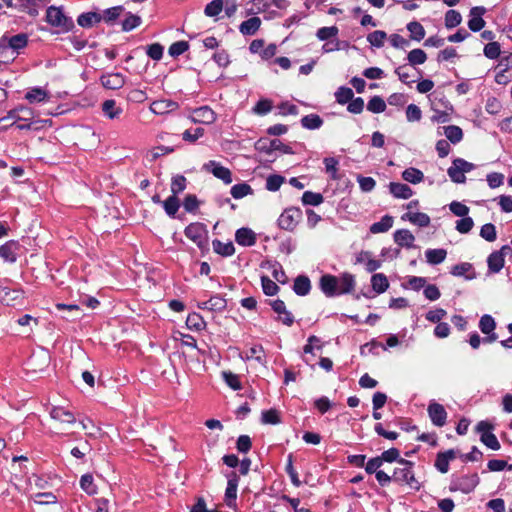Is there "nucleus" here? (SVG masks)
I'll list each match as a JSON object with an SVG mask.
<instances>
[{
	"label": "nucleus",
	"mask_w": 512,
	"mask_h": 512,
	"mask_svg": "<svg viewBox=\"0 0 512 512\" xmlns=\"http://www.w3.org/2000/svg\"><path fill=\"white\" fill-rule=\"evenodd\" d=\"M321 291L327 297L339 296L351 293L356 285L354 275L345 272L340 276L325 274L321 276L319 281Z\"/></svg>",
	"instance_id": "obj_1"
},
{
	"label": "nucleus",
	"mask_w": 512,
	"mask_h": 512,
	"mask_svg": "<svg viewBox=\"0 0 512 512\" xmlns=\"http://www.w3.org/2000/svg\"><path fill=\"white\" fill-rule=\"evenodd\" d=\"M398 465L399 467H396L393 471V481L399 484H406L411 489L419 491L421 484L414 475V462L401 458L398 460Z\"/></svg>",
	"instance_id": "obj_2"
},
{
	"label": "nucleus",
	"mask_w": 512,
	"mask_h": 512,
	"mask_svg": "<svg viewBox=\"0 0 512 512\" xmlns=\"http://www.w3.org/2000/svg\"><path fill=\"white\" fill-rule=\"evenodd\" d=\"M46 21L53 27L60 29V32L66 33L75 27L73 20L66 16L61 7L49 6L46 10Z\"/></svg>",
	"instance_id": "obj_3"
},
{
	"label": "nucleus",
	"mask_w": 512,
	"mask_h": 512,
	"mask_svg": "<svg viewBox=\"0 0 512 512\" xmlns=\"http://www.w3.org/2000/svg\"><path fill=\"white\" fill-rule=\"evenodd\" d=\"M33 116V111L24 106L17 107L8 112L6 117L0 119L3 121L5 119H13L14 123L12 125H16V128L19 130H29L32 127V122H28L30 118Z\"/></svg>",
	"instance_id": "obj_4"
},
{
	"label": "nucleus",
	"mask_w": 512,
	"mask_h": 512,
	"mask_svg": "<svg viewBox=\"0 0 512 512\" xmlns=\"http://www.w3.org/2000/svg\"><path fill=\"white\" fill-rule=\"evenodd\" d=\"M478 484L479 476L477 473L462 476L453 475L449 489L450 491H460L464 494H469L476 488Z\"/></svg>",
	"instance_id": "obj_5"
},
{
	"label": "nucleus",
	"mask_w": 512,
	"mask_h": 512,
	"mask_svg": "<svg viewBox=\"0 0 512 512\" xmlns=\"http://www.w3.org/2000/svg\"><path fill=\"white\" fill-rule=\"evenodd\" d=\"M185 236L192 240L199 249L204 250L208 244V231L204 224L195 222L185 228Z\"/></svg>",
	"instance_id": "obj_6"
},
{
	"label": "nucleus",
	"mask_w": 512,
	"mask_h": 512,
	"mask_svg": "<svg viewBox=\"0 0 512 512\" xmlns=\"http://www.w3.org/2000/svg\"><path fill=\"white\" fill-rule=\"evenodd\" d=\"M302 218V211L297 207L285 209L278 218V226L286 231H293Z\"/></svg>",
	"instance_id": "obj_7"
},
{
	"label": "nucleus",
	"mask_w": 512,
	"mask_h": 512,
	"mask_svg": "<svg viewBox=\"0 0 512 512\" xmlns=\"http://www.w3.org/2000/svg\"><path fill=\"white\" fill-rule=\"evenodd\" d=\"M495 328L496 321L491 315L484 314L480 318L479 329L483 334L487 335L485 338H483L484 343H492L498 339V335L494 332Z\"/></svg>",
	"instance_id": "obj_8"
},
{
	"label": "nucleus",
	"mask_w": 512,
	"mask_h": 512,
	"mask_svg": "<svg viewBox=\"0 0 512 512\" xmlns=\"http://www.w3.org/2000/svg\"><path fill=\"white\" fill-rule=\"evenodd\" d=\"M427 412L433 425L443 427L446 424L447 412L442 404L435 401L430 402Z\"/></svg>",
	"instance_id": "obj_9"
},
{
	"label": "nucleus",
	"mask_w": 512,
	"mask_h": 512,
	"mask_svg": "<svg viewBox=\"0 0 512 512\" xmlns=\"http://www.w3.org/2000/svg\"><path fill=\"white\" fill-rule=\"evenodd\" d=\"M203 168L211 172L216 178L221 179L225 184L232 182L231 171L214 160L205 163Z\"/></svg>",
	"instance_id": "obj_10"
},
{
	"label": "nucleus",
	"mask_w": 512,
	"mask_h": 512,
	"mask_svg": "<svg viewBox=\"0 0 512 512\" xmlns=\"http://www.w3.org/2000/svg\"><path fill=\"white\" fill-rule=\"evenodd\" d=\"M101 85L110 90H117L125 85L126 78L121 73H106L100 77Z\"/></svg>",
	"instance_id": "obj_11"
},
{
	"label": "nucleus",
	"mask_w": 512,
	"mask_h": 512,
	"mask_svg": "<svg viewBox=\"0 0 512 512\" xmlns=\"http://www.w3.org/2000/svg\"><path fill=\"white\" fill-rule=\"evenodd\" d=\"M258 145H259L258 149L266 152L267 154H270L274 151H281L284 154H293L292 148L290 146L284 144L279 139H272L270 141L260 140L258 142Z\"/></svg>",
	"instance_id": "obj_12"
},
{
	"label": "nucleus",
	"mask_w": 512,
	"mask_h": 512,
	"mask_svg": "<svg viewBox=\"0 0 512 512\" xmlns=\"http://www.w3.org/2000/svg\"><path fill=\"white\" fill-rule=\"evenodd\" d=\"M486 9L483 6H476L470 9L468 27L473 32L480 31L485 26L483 15Z\"/></svg>",
	"instance_id": "obj_13"
},
{
	"label": "nucleus",
	"mask_w": 512,
	"mask_h": 512,
	"mask_svg": "<svg viewBox=\"0 0 512 512\" xmlns=\"http://www.w3.org/2000/svg\"><path fill=\"white\" fill-rule=\"evenodd\" d=\"M195 123L212 124L216 120V113L208 106L195 108L191 115Z\"/></svg>",
	"instance_id": "obj_14"
},
{
	"label": "nucleus",
	"mask_w": 512,
	"mask_h": 512,
	"mask_svg": "<svg viewBox=\"0 0 512 512\" xmlns=\"http://www.w3.org/2000/svg\"><path fill=\"white\" fill-rule=\"evenodd\" d=\"M28 36L25 33H19L11 37L3 36L0 39L1 47H9L14 51H18L27 46Z\"/></svg>",
	"instance_id": "obj_15"
},
{
	"label": "nucleus",
	"mask_w": 512,
	"mask_h": 512,
	"mask_svg": "<svg viewBox=\"0 0 512 512\" xmlns=\"http://www.w3.org/2000/svg\"><path fill=\"white\" fill-rule=\"evenodd\" d=\"M239 477L235 472H232L228 476L227 487L225 491V502L228 507L235 506L236 498H237V488H238Z\"/></svg>",
	"instance_id": "obj_16"
},
{
	"label": "nucleus",
	"mask_w": 512,
	"mask_h": 512,
	"mask_svg": "<svg viewBox=\"0 0 512 512\" xmlns=\"http://www.w3.org/2000/svg\"><path fill=\"white\" fill-rule=\"evenodd\" d=\"M20 245L17 241L9 240L0 246V257L9 263L17 261Z\"/></svg>",
	"instance_id": "obj_17"
},
{
	"label": "nucleus",
	"mask_w": 512,
	"mask_h": 512,
	"mask_svg": "<svg viewBox=\"0 0 512 512\" xmlns=\"http://www.w3.org/2000/svg\"><path fill=\"white\" fill-rule=\"evenodd\" d=\"M457 457V451L454 449H449L445 452H439L436 455L435 459V468L440 473H447L449 470V462L454 460Z\"/></svg>",
	"instance_id": "obj_18"
},
{
	"label": "nucleus",
	"mask_w": 512,
	"mask_h": 512,
	"mask_svg": "<svg viewBox=\"0 0 512 512\" xmlns=\"http://www.w3.org/2000/svg\"><path fill=\"white\" fill-rule=\"evenodd\" d=\"M178 108V104L172 100L162 99L153 101L150 110L157 115H164Z\"/></svg>",
	"instance_id": "obj_19"
},
{
	"label": "nucleus",
	"mask_w": 512,
	"mask_h": 512,
	"mask_svg": "<svg viewBox=\"0 0 512 512\" xmlns=\"http://www.w3.org/2000/svg\"><path fill=\"white\" fill-rule=\"evenodd\" d=\"M235 241L241 246H253L256 243V234L250 228L242 227L236 231Z\"/></svg>",
	"instance_id": "obj_20"
},
{
	"label": "nucleus",
	"mask_w": 512,
	"mask_h": 512,
	"mask_svg": "<svg viewBox=\"0 0 512 512\" xmlns=\"http://www.w3.org/2000/svg\"><path fill=\"white\" fill-rule=\"evenodd\" d=\"M394 241L400 247H405L407 249L414 247L415 237L414 235L407 229H399L394 232Z\"/></svg>",
	"instance_id": "obj_21"
},
{
	"label": "nucleus",
	"mask_w": 512,
	"mask_h": 512,
	"mask_svg": "<svg viewBox=\"0 0 512 512\" xmlns=\"http://www.w3.org/2000/svg\"><path fill=\"white\" fill-rule=\"evenodd\" d=\"M50 416L52 419L62 423L73 424L76 422L74 414L61 406L53 407L50 411Z\"/></svg>",
	"instance_id": "obj_22"
},
{
	"label": "nucleus",
	"mask_w": 512,
	"mask_h": 512,
	"mask_svg": "<svg viewBox=\"0 0 512 512\" xmlns=\"http://www.w3.org/2000/svg\"><path fill=\"white\" fill-rule=\"evenodd\" d=\"M261 23L262 21L259 17H251L240 24L239 31L244 36H252L259 30Z\"/></svg>",
	"instance_id": "obj_23"
},
{
	"label": "nucleus",
	"mask_w": 512,
	"mask_h": 512,
	"mask_svg": "<svg viewBox=\"0 0 512 512\" xmlns=\"http://www.w3.org/2000/svg\"><path fill=\"white\" fill-rule=\"evenodd\" d=\"M389 190L395 198L408 199L413 195L412 189L407 184L399 182H391Z\"/></svg>",
	"instance_id": "obj_24"
},
{
	"label": "nucleus",
	"mask_w": 512,
	"mask_h": 512,
	"mask_svg": "<svg viewBox=\"0 0 512 512\" xmlns=\"http://www.w3.org/2000/svg\"><path fill=\"white\" fill-rule=\"evenodd\" d=\"M102 20V15L96 12L82 13L77 18V23L83 28H91Z\"/></svg>",
	"instance_id": "obj_25"
},
{
	"label": "nucleus",
	"mask_w": 512,
	"mask_h": 512,
	"mask_svg": "<svg viewBox=\"0 0 512 512\" xmlns=\"http://www.w3.org/2000/svg\"><path fill=\"white\" fill-rule=\"evenodd\" d=\"M451 274L457 277L465 276L467 280H472L476 277V274L473 271L472 264L468 262L460 263L453 266L451 269Z\"/></svg>",
	"instance_id": "obj_26"
},
{
	"label": "nucleus",
	"mask_w": 512,
	"mask_h": 512,
	"mask_svg": "<svg viewBox=\"0 0 512 512\" xmlns=\"http://www.w3.org/2000/svg\"><path fill=\"white\" fill-rule=\"evenodd\" d=\"M311 290V282L307 276L300 275L294 280L293 291L299 296H306Z\"/></svg>",
	"instance_id": "obj_27"
},
{
	"label": "nucleus",
	"mask_w": 512,
	"mask_h": 512,
	"mask_svg": "<svg viewBox=\"0 0 512 512\" xmlns=\"http://www.w3.org/2000/svg\"><path fill=\"white\" fill-rule=\"evenodd\" d=\"M488 269L492 273H498L504 267L505 260L502 252H492L487 258Z\"/></svg>",
	"instance_id": "obj_28"
},
{
	"label": "nucleus",
	"mask_w": 512,
	"mask_h": 512,
	"mask_svg": "<svg viewBox=\"0 0 512 512\" xmlns=\"http://www.w3.org/2000/svg\"><path fill=\"white\" fill-rule=\"evenodd\" d=\"M403 220H409L411 223L418 225L419 227H427L430 224V217L426 213L408 212L402 216Z\"/></svg>",
	"instance_id": "obj_29"
},
{
	"label": "nucleus",
	"mask_w": 512,
	"mask_h": 512,
	"mask_svg": "<svg viewBox=\"0 0 512 512\" xmlns=\"http://www.w3.org/2000/svg\"><path fill=\"white\" fill-rule=\"evenodd\" d=\"M212 246L215 253L224 257L232 256L235 253V247L232 242L223 243L215 239L212 242Z\"/></svg>",
	"instance_id": "obj_30"
},
{
	"label": "nucleus",
	"mask_w": 512,
	"mask_h": 512,
	"mask_svg": "<svg viewBox=\"0 0 512 512\" xmlns=\"http://www.w3.org/2000/svg\"><path fill=\"white\" fill-rule=\"evenodd\" d=\"M371 286L376 293L381 294L388 289L389 282L383 273H376L371 277Z\"/></svg>",
	"instance_id": "obj_31"
},
{
	"label": "nucleus",
	"mask_w": 512,
	"mask_h": 512,
	"mask_svg": "<svg viewBox=\"0 0 512 512\" xmlns=\"http://www.w3.org/2000/svg\"><path fill=\"white\" fill-rule=\"evenodd\" d=\"M426 260L431 265H438L442 263L446 256L447 251L445 249L439 248V249H428L425 252Z\"/></svg>",
	"instance_id": "obj_32"
},
{
	"label": "nucleus",
	"mask_w": 512,
	"mask_h": 512,
	"mask_svg": "<svg viewBox=\"0 0 512 512\" xmlns=\"http://www.w3.org/2000/svg\"><path fill=\"white\" fill-rule=\"evenodd\" d=\"M393 226V217L385 215L380 221L373 223L370 226V232L373 234L387 232Z\"/></svg>",
	"instance_id": "obj_33"
},
{
	"label": "nucleus",
	"mask_w": 512,
	"mask_h": 512,
	"mask_svg": "<svg viewBox=\"0 0 512 512\" xmlns=\"http://www.w3.org/2000/svg\"><path fill=\"white\" fill-rule=\"evenodd\" d=\"M48 93L41 87H33L25 94V99L30 103H40L47 99Z\"/></svg>",
	"instance_id": "obj_34"
},
{
	"label": "nucleus",
	"mask_w": 512,
	"mask_h": 512,
	"mask_svg": "<svg viewBox=\"0 0 512 512\" xmlns=\"http://www.w3.org/2000/svg\"><path fill=\"white\" fill-rule=\"evenodd\" d=\"M186 325L190 330L201 331L205 329L206 323L203 317L196 313H190L186 319Z\"/></svg>",
	"instance_id": "obj_35"
},
{
	"label": "nucleus",
	"mask_w": 512,
	"mask_h": 512,
	"mask_svg": "<svg viewBox=\"0 0 512 512\" xmlns=\"http://www.w3.org/2000/svg\"><path fill=\"white\" fill-rule=\"evenodd\" d=\"M402 178L412 184H418L423 181L424 174L417 168H407L402 172Z\"/></svg>",
	"instance_id": "obj_36"
},
{
	"label": "nucleus",
	"mask_w": 512,
	"mask_h": 512,
	"mask_svg": "<svg viewBox=\"0 0 512 512\" xmlns=\"http://www.w3.org/2000/svg\"><path fill=\"white\" fill-rule=\"evenodd\" d=\"M301 125L306 129L315 130L323 125V120L317 114H308L301 119Z\"/></svg>",
	"instance_id": "obj_37"
},
{
	"label": "nucleus",
	"mask_w": 512,
	"mask_h": 512,
	"mask_svg": "<svg viewBox=\"0 0 512 512\" xmlns=\"http://www.w3.org/2000/svg\"><path fill=\"white\" fill-rule=\"evenodd\" d=\"M407 30L410 32V38L415 41H421L425 37V29L420 22L412 21L407 24Z\"/></svg>",
	"instance_id": "obj_38"
},
{
	"label": "nucleus",
	"mask_w": 512,
	"mask_h": 512,
	"mask_svg": "<svg viewBox=\"0 0 512 512\" xmlns=\"http://www.w3.org/2000/svg\"><path fill=\"white\" fill-rule=\"evenodd\" d=\"M41 2L42 0H18V8L20 11L27 12L31 16H36Z\"/></svg>",
	"instance_id": "obj_39"
},
{
	"label": "nucleus",
	"mask_w": 512,
	"mask_h": 512,
	"mask_svg": "<svg viewBox=\"0 0 512 512\" xmlns=\"http://www.w3.org/2000/svg\"><path fill=\"white\" fill-rule=\"evenodd\" d=\"M325 165V171L330 175L332 180H339L340 176L338 174V165L339 161L334 157H326L323 160Z\"/></svg>",
	"instance_id": "obj_40"
},
{
	"label": "nucleus",
	"mask_w": 512,
	"mask_h": 512,
	"mask_svg": "<svg viewBox=\"0 0 512 512\" xmlns=\"http://www.w3.org/2000/svg\"><path fill=\"white\" fill-rule=\"evenodd\" d=\"M444 134L453 144L459 143L463 138L462 129L456 125H449L444 127Z\"/></svg>",
	"instance_id": "obj_41"
},
{
	"label": "nucleus",
	"mask_w": 512,
	"mask_h": 512,
	"mask_svg": "<svg viewBox=\"0 0 512 512\" xmlns=\"http://www.w3.org/2000/svg\"><path fill=\"white\" fill-rule=\"evenodd\" d=\"M102 110L109 119H115L122 113V109L116 107V102L112 99L103 102Z\"/></svg>",
	"instance_id": "obj_42"
},
{
	"label": "nucleus",
	"mask_w": 512,
	"mask_h": 512,
	"mask_svg": "<svg viewBox=\"0 0 512 512\" xmlns=\"http://www.w3.org/2000/svg\"><path fill=\"white\" fill-rule=\"evenodd\" d=\"M387 39V34L382 30H375L367 35V41L371 46L381 48Z\"/></svg>",
	"instance_id": "obj_43"
},
{
	"label": "nucleus",
	"mask_w": 512,
	"mask_h": 512,
	"mask_svg": "<svg viewBox=\"0 0 512 512\" xmlns=\"http://www.w3.org/2000/svg\"><path fill=\"white\" fill-rule=\"evenodd\" d=\"M253 190L251 186L247 183H239L235 184L231 187L230 193L233 198L241 199L247 195L252 194Z\"/></svg>",
	"instance_id": "obj_44"
},
{
	"label": "nucleus",
	"mask_w": 512,
	"mask_h": 512,
	"mask_svg": "<svg viewBox=\"0 0 512 512\" xmlns=\"http://www.w3.org/2000/svg\"><path fill=\"white\" fill-rule=\"evenodd\" d=\"M407 59L409 64L412 66L421 65L427 60V55L424 50L416 48L408 53Z\"/></svg>",
	"instance_id": "obj_45"
},
{
	"label": "nucleus",
	"mask_w": 512,
	"mask_h": 512,
	"mask_svg": "<svg viewBox=\"0 0 512 512\" xmlns=\"http://www.w3.org/2000/svg\"><path fill=\"white\" fill-rule=\"evenodd\" d=\"M162 204L165 212L170 217H174L180 207L179 199L175 195L169 196Z\"/></svg>",
	"instance_id": "obj_46"
},
{
	"label": "nucleus",
	"mask_w": 512,
	"mask_h": 512,
	"mask_svg": "<svg viewBox=\"0 0 512 512\" xmlns=\"http://www.w3.org/2000/svg\"><path fill=\"white\" fill-rule=\"evenodd\" d=\"M80 487L88 495H94L97 493V486L94 484V479L91 474H84L80 479Z\"/></svg>",
	"instance_id": "obj_47"
},
{
	"label": "nucleus",
	"mask_w": 512,
	"mask_h": 512,
	"mask_svg": "<svg viewBox=\"0 0 512 512\" xmlns=\"http://www.w3.org/2000/svg\"><path fill=\"white\" fill-rule=\"evenodd\" d=\"M323 201H324V197L321 193L305 191L302 195V203L304 205L318 206V205L322 204Z\"/></svg>",
	"instance_id": "obj_48"
},
{
	"label": "nucleus",
	"mask_w": 512,
	"mask_h": 512,
	"mask_svg": "<svg viewBox=\"0 0 512 512\" xmlns=\"http://www.w3.org/2000/svg\"><path fill=\"white\" fill-rule=\"evenodd\" d=\"M222 378L231 389L235 391L242 389V384L237 374L231 371H223Z\"/></svg>",
	"instance_id": "obj_49"
},
{
	"label": "nucleus",
	"mask_w": 512,
	"mask_h": 512,
	"mask_svg": "<svg viewBox=\"0 0 512 512\" xmlns=\"http://www.w3.org/2000/svg\"><path fill=\"white\" fill-rule=\"evenodd\" d=\"M224 7V0H213L208 3L204 9V13L208 17L218 16Z\"/></svg>",
	"instance_id": "obj_50"
},
{
	"label": "nucleus",
	"mask_w": 512,
	"mask_h": 512,
	"mask_svg": "<svg viewBox=\"0 0 512 512\" xmlns=\"http://www.w3.org/2000/svg\"><path fill=\"white\" fill-rule=\"evenodd\" d=\"M367 109L372 113H382L386 109V103L380 96H373L367 104Z\"/></svg>",
	"instance_id": "obj_51"
},
{
	"label": "nucleus",
	"mask_w": 512,
	"mask_h": 512,
	"mask_svg": "<svg viewBox=\"0 0 512 512\" xmlns=\"http://www.w3.org/2000/svg\"><path fill=\"white\" fill-rule=\"evenodd\" d=\"M353 96L354 93L352 89L345 86L339 87L335 92L336 101L342 105L348 103L353 98Z\"/></svg>",
	"instance_id": "obj_52"
},
{
	"label": "nucleus",
	"mask_w": 512,
	"mask_h": 512,
	"mask_svg": "<svg viewBox=\"0 0 512 512\" xmlns=\"http://www.w3.org/2000/svg\"><path fill=\"white\" fill-rule=\"evenodd\" d=\"M462 21L461 14L456 10H448L445 14V26L447 29H452L458 26Z\"/></svg>",
	"instance_id": "obj_53"
},
{
	"label": "nucleus",
	"mask_w": 512,
	"mask_h": 512,
	"mask_svg": "<svg viewBox=\"0 0 512 512\" xmlns=\"http://www.w3.org/2000/svg\"><path fill=\"white\" fill-rule=\"evenodd\" d=\"M261 284L264 294L267 296H274L279 291V286L272 281L268 276L261 277Z\"/></svg>",
	"instance_id": "obj_54"
},
{
	"label": "nucleus",
	"mask_w": 512,
	"mask_h": 512,
	"mask_svg": "<svg viewBox=\"0 0 512 512\" xmlns=\"http://www.w3.org/2000/svg\"><path fill=\"white\" fill-rule=\"evenodd\" d=\"M480 236L488 242L495 241L497 238L495 225L492 223L484 224L480 229Z\"/></svg>",
	"instance_id": "obj_55"
},
{
	"label": "nucleus",
	"mask_w": 512,
	"mask_h": 512,
	"mask_svg": "<svg viewBox=\"0 0 512 512\" xmlns=\"http://www.w3.org/2000/svg\"><path fill=\"white\" fill-rule=\"evenodd\" d=\"M261 421L263 424H278L281 422L279 413L276 409H269L262 411Z\"/></svg>",
	"instance_id": "obj_56"
},
{
	"label": "nucleus",
	"mask_w": 512,
	"mask_h": 512,
	"mask_svg": "<svg viewBox=\"0 0 512 512\" xmlns=\"http://www.w3.org/2000/svg\"><path fill=\"white\" fill-rule=\"evenodd\" d=\"M141 24V18L137 15L128 13L126 18L122 21V30L129 32Z\"/></svg>",
	"instance_id": "obj_57"
},
{
	"label": "nucleus",
	"mask_w": 512,
	"mask_h": 512,
	"mask_svg": "<svg viewBox=\"0 0 512 512\" xmlns=\"http://www.w3.org/2000/svg\"><path fill=\"white\" fill-rule=\"evenodd\" d=\"M338 28L336 26L319 28L316 35L319 40L325 41L331 38H336L338 35Z\"/></svg>",
	"instance_id": "obj_58"
},
{
	"label": "nucleus",
	"mask_w": 512,
	"mask_h": 512,
	"mask_svg": "<svg viewBox=\"0 0 512 512\" xmlns=\"http://www.w3.org/2000/svg\"><path fill=\"white\" fill-rule=\"evenodd\" d=\"M447 173L455 183H464L466 181L465 173L456 164L452 163V166L448 168Z\"/></svg>",
	"instance_id": "obj_59"
},
{
	"label": "nucleus",
	"mask_w": 512,
	"mask_h": 512,
	"mask_svg": "<svg viewBox=\"0 0 512 512\" xmlns=\"http://www.w3.org/2000/svg\"><path fill=\"white\" fill-rule=\"evenodd\" d=\"M189 49V44L186 41H177L171 44L169 47V55L172 57H178L185 53Z\"/></svg>",
	"instance_id": "obj_60"
},
{
	"label": "nucleus",
	"mask_w": 512,
	"mask_h": 512,
	"mask_svg": "<svg viewBox=\"0 0 512 512\" xmlns=\"http://www.w3.org/2000/svg\"><path fill=\"white\" fill-rule=\"evenodd\" d=\"M480 441L487 446L488 448L492 450H499L500 449V443L497 439V437L493 433H483V435L480 436Z\"/></svg>",
	"instance_id": "obj_61"
},
{
	"label": "nucleus",
	"mask_w": 512,
	"mask_h": 512,
	"mask_svg": "<svg viewBox=\"0 0 512 512\" xmlns=\"http://www.w3.org/2000/svg\"><path fill=\"white\" fill-rule=\"evenodd\" d=\"M123 11V7L122 6H115V7H111V8H108L104 11L102 15V20H104L106 23H112L114 22L121 14V12Z\"/></svg>",
	"instance_id": "obj_62"
},
{
	"label": "nucleus",
	"mask_w": 512,
	"mask_h": 512,
	"mask_svg": "<svg viewBox=\"0 0 512 512\" xmlns=\"http://www.w3.org/2000/svg\"><path fill=\"white\" fill-rule=\"evenodd\" d=\"M209 311H222L226 308V300L220 295H214L208 300Z\"/></svg>",
	"instance_id": "obj_63"
},
{
	"label": "nucleus",
	"mask_w": 512,
	"mask_h": 512,
	"mask_svg": "<svg viewBox=\"0 0 512 512\" xmlns=\"http://www.w3.org/2000/svg\"><path fill=\"white\" fill-rule=\"evenodd\" d=\"M186 188V178L182 175H177L172 178L171 182V191L172 195L177 196V194L184 191Z\"/></svg>",
	"instance_id": "obj_64"
}]
</instances>
